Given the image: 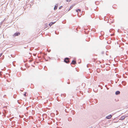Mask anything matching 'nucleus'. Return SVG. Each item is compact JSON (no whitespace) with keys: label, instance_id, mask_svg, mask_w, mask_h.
Returning <instances> with one entry per match:
<instances>
[{"label":"nucleus","instance_id":"4468645a","mask_svg":"<svg viewBox=\"0 0 128 128\" xmlns=\"http://www.w3.org/2000/svg\"><path fill=\"white\" fill-rule=\"evenodd\" d=\"M62 96V97H64L65 96V95L64 94H61V96Z\"/></svg>","mask_w":128,"mask_h":128},{"label":"nucleus","instance_id":"39448f33","mask_svg":"<svg viewBox=\"0 0 128 128\" xmlns=\"http://www.w3.org/2000/svg\"><path fill=\"white\" fill-rule=\"evenodd\" d=\"M2 53H0V60H3L4 58V55L2 56Z\"/></svg>","mask_w":128,"mask_h":128},{"label":"nucleus","instance_id":"412c9836","mask_svg":"<svg viewBox=\"0 0 128 128\" xmlns=\"http://www.w3.org/2000/svg\"><path fill=\"white\" fill-rule=\"evenodd\" d=\"M72 111L73 112V114H74L75 113V112L74 111Z\"/></svg>","mask_w":128,"mask_h":128},{"label":"nucleus","instance_id":"20e7f679","mask_svg":"<svg viewBox=\"0 0 128 128\" xmlns=\"http://www.w3.org/2000/svg\"><path fill=\"white\" fill-rule=\"evenodd\" d=\"M120 93V92L119 91H117L115 92V94L116 95H118Z\"/></svg>","mask_w":128,"mask_h":128},{"label":"nucleus","instance_id":"dca6fc26","mask_svg":"<svg viewBox=\"0 0 128 128\" xmlns=\"http://www.w3.org/2000/svg\"><path fill=\"white\" fill-rule=\"evenodd\" d=\"M62 6H60L59 8V9H61L62 8Z\"/></svg>","mask_w":128,"mask_h":128},{"label":"nucleus","instance_id":"f257e3e1","mask_svg":"<svg viewBox=\"0 0 128 128\" xmlns=\"http://www.w3.org/2000/svg\"><path fill=\"white\" fill-rule=\"evenodd\" d=\"M68 58H64V61L66 63H68L69 62V61L68 60Z\"/></svg>","mask_w":128,"mask_h":128},{"label":"nucleus","instance_id":"1a4fd4ad","mask_svg":"<svg viewBox=\"0 0 128 128\" xmlns=\"http://www.w3.org/2000/svg\"><path fill=\"white\" fill-rule=\"evenodd\" d=\"M122 84L124 86H125L126 83L124 81H122Z\"/></svg>","mask_w":128,"mask_h":128},{"label":"nucleus","instance_id":"b1692460","mask_svg":"<svg viewBox=\"0 0 128 128\" xmlns=\"http://www.w3.org/2000/svg\"><path fill=\"white\" fill-rule=\"evenodd\" d=\"M109 30V32H111V30Z\"/></svg>","mask_w":128,"mask_h":128},{"label":"nucleus","instance_id":"9b49d317","mask_svg":"<svg viewBox=\"0 0 128 128\" xmlns=\"http://www.w3.org/2000/svg\"><path fill=\"white\" fill-rule=\"evenodd\" d=\"M58 6V5H56L54 7V10H56Z\"/></svg>","mask_w":128,"mask_h":128},{"label":"nucleus","instance_id":"473e14b6","mask_svg":"<svg viewBox=\"0 0 128 128\" xmlns=\"http://www.w3.org/2000/svg\"><path fill=\"white\" fill-rule=\"evenodd\" d=\"M55 33H56V34H56V32H55Z\"/></svg>","mask_w":128,"mask_h":128},{"label":"nucleus","instance_id":"a878e982","mask_svg":"<svg viewBox=\"0 0 128 128\" xmlns=\"http://www.w3.org/2000/svg\"><path fill=\"white\" fill-rule=\"evenodd\" d=\"M107 90H108L109 89V88H107Z\"/></svg>","mask_w":128,"mask_h":128},{"label":"nucleus","instance_id":"c85d7f7f","mask_svg":"<svg viewBox=\"0 0 128 128\" xmlns=\"http://www.w3.org/2000/svg\"><path fill=\"white\" fill-rule=\"evenodd\" d=\"M88 64H87V67H88Z\"/></svg>","mask_w":128,"mask_h":128},{"label":"nucleus","instance_id":"6e6552de","mask_svg":"<svg viewBox=\"0 0 128 128\" xmlns=\"http://www.w3.org/2000/svg\"><path fill=\"white\" fill-rule=\"evenodd\" d=\"M125 117H124V116H122L120 119V120H123L124 119Z\"/></svg>","mask_w":128,"mask_h":128},{"label":"nucleus","instance_id":"f3484780","mask_svg":"<svg viewBox=\"0 0 128 128\" xmlns=\"http://www.w3.org/2000/svg\"><path fill=\"white\" fill-rule=\"evenodd\" d=\"M1 107H2V108H6V106H1Z\"/></svg>","mask_w":128,"mask_h":128},{"label":"nucleus","instance_id":"bb28decb","mask_svg":"<svg viewBox=\"0 0 128 128\" xmlns=\"http://www.w3.org/2000/svg\"><path fill=\"white\" fill-rule=\"evenodd\" d=\"M95 30H95V29H94V32L95 31Z\"/></svg>","mask_w":128,"mask_h":128},{"label":"nucleus","instance_id":"2f4dec72","mask_svg":"<svg viewBox=\"0 0 128 128\" xmlns=\"http://www.w3.org/2000/svg\"><path fill=\"white\" fill-rule=\"evenodd\" d=\"M20 91H22H22H23L22 90H20Z\"/></svg>","mask_w":128,"mask_h":128},{"label":"nucleus","instance_id":"2eb2a0df","mask_svg":"<svg viewBox=\"0 0 128 128\" xmlns=\"http://www.w3.org/2000/svg\"><path fill=\"white\" fill-rule=\"evenodd\" d=\"M5 69H6V68H5V67H4V68H3V69H1V70H5Z\"/></svg>","mask_w":128,"mask_h":128},{"label":"nucleus","instance_id":"aec40b11","mask_svg":"<svg viewBox=\"0 0 128 128\" xmlns=\"http://www.w3.org/2000/svg\"><path fill=\"white\" fill-rule=\"evenodd\" d=\"M71 1V0H66V1L67 2H70Z\"/></svg>","mask_w":128,"mask_h":128},{"label":"nucleus","instance_id":"423d86ee","mask_svg":"<svg viewBox=\"0 0 128 128\" xmlns=\"http://www.w3.org/2000/svg\"><path fill=\"white\" fill-rule=\"evenodd\" d=\"M55 22H50V24H49V25L50 26H52V24H54Z\"/></svg>","mask_w":128,"mask_h":128},{"label":"nucleus","instance_id":"5701e85b","mask_svg":"<svg viewBox=\"0 0 128 128\" xmlns=\"http://www.w3.org/2000/svg\"><path fill=\"white\" fill-rule=\"evenodd\" d=\"M13 56H12V55H11V56L12 57H14V55H13Z\"/></svg>","mask_w":128,"mask_h":128},{"label":"nucleus","instance_id":"ddd939ff","mask_svg":"<svg viewBox=\"0 0 128 128\" xmlns=\"http://www.w3.org/2000/svg\"><path fill=\"white\" fill-rule=\"evenodd\" d=\"M44 69L45 70H47V68L46 66H44Z\"/></svg>","mask_w":128,"mask_h":128},{"label":"nucleus","instance_id":"f704fd0d","mask_svg":"<svg viewBox=\"0 0 128 128\" xmlns=\"http://www.w3.org/2000/svg\"><path fill=\"white\" fill-rule=\"evenodd\" d=\"M2 22H0V23H2Z\"/></svg>","mask_w":128,"mask_h":128},{"label":"nucleus","instance_id":"72a5a7b5","mask_svg":"<svg viewBox=\"0 0 128 128\" xmlns=\"http://www.w3.org/2000/svg\"><path fill=\"white\" fill-rule=\"evenodd\" d=\"M30 50H31V48H30Z\"/></svg>","mask_w":128,"mask_h":128},{"label":"nucleus","instance_id":"4be33fe9","mask_svg":"<svg viewBox=\"0 0 128 128\" xmlns=\"http://www.w3.org/2000/svg\"><path fill=\"white\" fill-rule=\"evenodd\" d=\"M32 61V60H30L29 61L30 62H31Z\"/></svg>","mask_w":128,"mask_h":128},{"label":"nucleus","instance_id":"393cba45","mask_svg":"<svg viewBox=\"0 0 128 128\" xmlns=\"http://www.w3.org/2000/svg\"><path fill=\"white\" fill-rule=\"evenodd\" d=\"M18 102L19 104H20V103L18 102Z\"/></svg>","mask_w":128,"mask_h":128},{"label":"nucleus","instance_id":"cd10ccee","mask_svg":"<svg viewBox=\"0 0 128 128\" xmlns=\"http://www.w3.org/2000/svg\"><path fill=\"white\" fill-rule=\"evenodd\" d=\"M119 29H118V32H119Z\"/></svg>","mask_w":128,"mask_h":128},{"label":"nucleus","instance_id":"7c9ffc66","mask_svg":"<svg viewBox=\"0 0 128 128\" xmlns=\"http://www.w3.org/2000/svg\"><path fill=\"white\" fill-rule=\"evenodd\" d=\"M0 76H1V72L0 71Z\"/></svg>","mask_w":128,"mask_h":128},{"label":"nucleus","instance_id":"6ab92c4d","mask_svg":"<svg viewBox=\"0 0 128 128\" xmlns=\"http://www.w3.org/2000/svg\"><path fill=\"white\" fill-rule=\"evenodd\" d=\"M101 53L102 54H103L104 53V51H102V52Z\"/></svg>","mask_w":128,"mask_h":128},{"label":"nucleus","instance_id":"c9c22d12","mask_svg":"<svg viewBox=\"0 0 128 128\" xmlns=\"http://www.w3.org/2000/svg\"><path fill=\"white\" fill-rule=\"evenodd\" d=\"M120 86H121V84H120Z\"/></svg>","mask_w":128,"mask_h":128},{"label":"nucleus","instance_id":"4c0bfd02","mask_svg":"<svg viewBox=\"0 0 128 128\" xmlns=\"http://www.w3.org/2000/svg\"><path fill=\"white\" fill-rule=\"evenodd\" d=\"M1 128H2V126H1Z\"/></svg>","mask_w":128,"mask_h":128},{"label":"nucleus","instance_id":"f03ea898","mask_svg":"<svg viewBox=\"0 0 128 128\" xmlns=\"http://www.w3.org/2000/svg\"><path fill=\"white\" fill-rule=\"evenodd\" d=\"M20 32H17L15 33L14 34V36H18L19 35H20Z\"/></svg>","mask_w":128,"mask_h":128},{"label":"nucleus","instance_id":"c756f323","mask_svg":"<svg viewBox=\"0 0 128 128\" xmlns=\"http://www.w3.org/2000/svg\"><path fill=\"white\" fill-rule=\"evenodd\" d=\"M69 118L68 119V120L69 121H70L69 120Z\"/></svg>","mask_w":128,"mask_h":128},{"label":"nucleus","instance_id":"0eeeda50","mask_svg":"<svg viewBox=\"0 0 128 128\" xmlns=\"http://www.w3.org/2000/svg\"><path fill=\"white\" fill-rule=\"evenodd\" d=\"M76 61L73 60L72 61V62L70 64H76Z\"/></svg>","mask_w":128,"mask_h":128},{"label":"nucleus","instance_id":"7ed1b4c3","mask_svg":"<svg viewBox=\"0 0 128 128\" xmlns=\"http://www.w3.org/2000/svg\"><path fill=\"white\" fill-rule=\"evenodd\" d=\"M112 116V115L110 114L109 115L106 116V118L108 119H110Z\"/></svg>","mask_w":128,"mask_h":128},{"label":"nucleus","instance_id":"a211bd4d","mask_svg":"<svg viewBox=\"0 0 128 128\" xmlns=\"http://www.w3.org/2000/svg\"><path fill=\"white\" fill-rule=\"evenodd\" d=\"M26 92H25V93L24 94V96H26Z\"/></svg>","mask_w":128,"mask_h":128},{"label":"nucleus","instance_id":"e433bc0d","mask_svg":"<svg viewBox=\"0 0 128 128\" xmlns=\"http://www.w3.org/2000/svg\"><path fill=\"white\" fill-rule=\"evenodd\" d=\"M6 96L5 95H4V96Z\"/></svg>","mask_w":128,"mask_h":128},{"label":"nucleus","instance_id":"9d476101","mask_svg":"<svg viewBox=\"0 0 128 128\" xmlns=\"http://www.w3.org/2000/svg\"><path fill=\"white\" fill-rule=\"evenodd\" d=\"M74 6V5H72L70 6L69 9L68 10V11L70 10L71 9H72Z\"/></svg>","mask_w":128,"mask_h":128},{"label":"nucleus","instance_id":"f8f14e48","mask_svg":"<svg viewBox=\"0 0 128 128\" xmlns=\"http://www.w3.org/2000/svg\"><path fill=\"white\" fill-rule=\"evenodd\" d=\"M76 11L77 12H78L79 11L80 12L81 11V10L80 9H79L76 10Z\"/></svg>","mask_w":128,"mask_h":128}]
</instances>
